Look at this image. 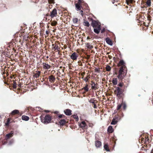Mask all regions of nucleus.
Masks as SVG:
<instances>
[{
    "instance_id": "36",
    "label": "nucleus",
    "mask_w": 153,
    "mask_h": 153,
    "mask_svg": "<svg viewBox=\"0 0 153 153\" xmlns=\"http://www.w3.org/2000/svg\"><path fill=\"white\" fill-rule=\"evenodd\" d=\"M106 32V30L104 28H103L102 29L101 31V33H104L105 34Z\"/></svg>"
},
{
    "instance_id": "35",
    "label": "nucleus",
    "mask_w": 153,
    "mask_h": 153,
    "mask_svg": "<svg viewBox=\"0 0 153 153\" xmlns=\"http://www.w3.org/2000/svg\"><path fill=\"white\" fill-rule=\"evenodd\" d=\"M57 23V22L56 21H53L51 23V25L52 26H56Z\"/></svg>"
},
{
    "instance_id": "11",
    "label": "nucleus",
    "mask_w": 153,
    "mask_h": 153,
    "mask_svg": "<svg viewBox=\"0 0 153 153\" xmlns=\"http://www.w3.org/2000/svg\"><path fill=\"white\" fill-rule=\"evenodd\" d=\"M95 146L97 148H99L101 146L102 143L100 141H97L95 142Z\"/></svg>"
},
{
    "instance_id": "30",
    "label": "nucleus",
    "mask_w": 153,
    "mask_h": 153,
    "mask_svg": "<svg viewBox=\"0 0 153 153\" xmlns=\"http://www.w3.org/2000/svg\"><path fill=\"white\" fill-rule=\"evenodd\" d=\"M104 149L107 151H109V149L108 147V146L107 144H105L104 146Z\"/></svg>"
},
{
    "instance_id": "43",
    "label": "nucleus",
    "mask_w": 153,
    "mask_h": 153,
    "mask_svg": "<svg viewBox=\"0 0 153 153\" xmlns=\"http://www.w3.org/2000/svg\"><path fill=\"white\" fill-rule=\"evenodd\" d=\"M121 106H122V104H120V105H118L117 107V109L118 110H119Z\"/></svg>"
},
{
    "instance_id": "54",
    "label": "nucleus",
    "mask_w": 153,
    "mask_h": 153,
    "mask_svg": "<svg viewBox=\"0 0 153 153\" xmlns=\"http://www.w3.org/2000/svg\"><path fill=\"white\" fill-rule=\"evenodd\" d=\"M87 38L88 39V38H89V37L88 36Z\"/></svg>"
},
{
    "instance_id": "38",
    "label": "nucleus",
    "mask_w": 153,
    "mask_h": 153,
    "mask_svg": "<svg viewBox=\"0 0 153 153\" xmlns=\"http://www.w3.org/2000/svg\"><path fill=\"white\" fill-rule=\"evenodd\" d=\"M123 106V108L124 109H125L126 108V105L125 103H122V106Z\"/></svg>"
},
{
    "instance_id": "3",
    "label": "nucleus",
    "mask_w": 153,
    "mask_h": 153,
    "mask_svg": "<svg viewBox=\"0 0 153 153\" xmlns=\"http://www.w3.org/2000/svg\"><path fill=\"white\" fill-rule=\"evenodd\" d=\"M57 15V9L56 8H54L52 11L50 12V13H48L46 14L45 16L44 17V18H45L46 20L48 21L50 20L49 19L50 17L51 18H53L54 17H56Z\"/></svg>"
},
{
    "instance_id": "47",
    "label": "nucleus",
    "mask_w": 153,
    "mask_h": 153,
    "mask_svg": "<svg viewBox=\"0 0 153 153\" xmlns=\"http://www.w3.org/2000/svg\"><path fill=\"white\" fill-rule=\"evenodd\" d=\"M59 117L60 118H61L62 117V115H60L59 116Z\"/></svg>"
},
{
    "instance_id": "2",
    "label": "nucleus",
    "mask_w": 153,
    "mask_h": 153,
    "mask_svg": "<svg viewBox=\"0 0 153 153\" xmlns=\"http://www.w3.org/2000/svg\"><path fill=\"white\" fill-rule=\"evenodd\" d=\"M14 36V38H17L18 37L21 38H30L32 37L31 33L30 34L26 33L25 32H24L17 33L15 34Z\"/></svg>"
},
{
    "instance_id": "12",
    "label": "nucleus",
    "mask_w": 153,
    "mask_h": 153,
    "mask_svg": "<svg viewBox=\"0 0 153 153\" xmlns=\"http://www.w3.org/2000/svg\"><path fill=\"white\" fill-rule=\"evenodd\" d=\"M116 94H117V95H120L121 93V91L120 88L119 87H117V90L115 91Z\"/></svg>"
},
{
    "instance_id": "55",
    "label": "nucleus",
    "mask_w": 153,
    "mask_h": 153,
    "mask_svg": "<svg viewBox=\"0 0 153 153\" xmlns=\"http://www.w3.org/2000/svg\"><path fill=\"white\" fill-rule=\"evenodd\" d=\"M35 38H37L36 37H35Z\"/></svg>"
},
{
    "instance_id": "24",
    "label": "nucleus",
    "mask_w": 153,
    "mask_h": 153,
    "mask_svg": "<svg viewBox=\"0 0 153 153\" xmlns=\"http://www.w3.org/2000/svg\"><path fill=\"white\" fill-rule=\"evenodd\" d=\"M13 132L12 131H11L10 133L7 134L6 135V137L7 139H8L13 136Z\"/></svg>"
},
{
    "instance_id": "40",
    "label": "nucleus",
    "mask_w": 153,
    "mask_h": 153,
    "mask_svg": "<svg viewBox=\"0 0 153 153\" xmlns=\"http://www.w3.org/2000/svg\"><path fill=\"white\" fill-rule=\"evenodd\" d=\"M89 78V77L88 76L85 78L84 79V80L86 82H87L88 81Z\"/></svg>"
},
{
    "instance_id": "53",
    "label": "nucleus",
    "mask_w": 153,
    "mask_h": 153,
    "mask_svg": "<svg viewBox=\"0 0 153 153\" xmlns=\"http://www.w3.org/2000/svg\"><path fill=\"white\" fill-rule=\"evenodd\" d=\"M152 34H153V31H152Z\"/></svg>"
},
{
    "instance_id": "14",
    "label": "nucleus",
    "mask_w": 153,
    "mask_h": 153,
    "mask_svg": "<svg viewBox=\"0 0 153 153\" xmlns=\"http://www.w3.org/2000/svg\"><path fill=\"white\" fill-rule=\"evenodd\" d=\"M82 4L77 3L75 4V6L77 10H80L81 9V5Z\"/></svg>"
},
{
    "instance_id": "52",
    "label": "nucleus",
    "mask_w": 153,
    "mask_h": 153,
    "mask_svg": "<svg viewBox=\"0 0 153 153\" xmlns=\"http://www.w3.org/2000/svg\"><path fill=\"white\" fill-rule=\"evenodd\" d=\"M106 38L108 39V38H110L109 37H107Z\"/></svg>"
},
{
    "instance_id": "31",
    "label": "nucleus",
    "mask_w": 153,
    "mask_h": 153,
    "mask_svg": "<svg viewBox=\"0 0 153 153\" xmlns=\"http://www.w3.org/2000/svg\"><path fill=\"white\" fill-rule=\"evenodd\" d=\"M73 21L74 23L77 24L78 19L77 18H74L73 19Z\"/></svg>"
},
{
    "instance_id": "42",
    "label": "nucleus",
    "mask_w": 153,
    "mask_h": 153,
    "mask_svg": "<svg viewBox=\"0 0 153 153\" xmlns=\"http://www.w3.org/2000/svg\"><path fill=\"white\" fill-rule=\"evenodd\" d=\"M54 0H48V1L49 3L52 4L55 3V2L54 1Z\"/></svg>"
},
{
    "instance_id": "10",
    "label": "nucleus",
    "mask_w": 153,
    "mask_h": 153,
    "mask_svg": "<svg viewBox=\"0 0 153 153\" xmlns=\"http://www.w3.org/2000/svg\"><path fill=\"white\" fill-rule=\"evenodd\" d=\"M79 126L82 129H85L86 126V123L85 121H82L79 125Z\"/></svg>"
},
{
    "instance_id": "13",
    "label": "nucleus",
    "mask_w": 153,
    "mask_h": 153,
    "mask_svg": "<svg viewBox=\"0 0 153 153\" xmlns=\"http://www.w3.org/2000/svg\"><path fill=\"white\" fill-rule=\"evenodd\" d=\"M105 41L107 43L110 45H113V42L111 39H105Z\"/></svg>"
},
{
    "instance_id": "28",
    "label": "nucleus",
    "mask_w": 153,
    "mask_h": 153,
    "mask_svg": "<svg viewBox=\"0 0 153 153\" xmlns=\"http://www.w3.org/2000/svg\"><path fill=\"white\" fill-rule=\"evenodd\" d=\"M83 23V24L85 26H86L88 27H89L90 26L89 23L87 21L85 20Z\"/></svg>"
},
{
    "instance_id": "17",
    "label": "nucleus",
    "mask_w": 153,
    "mask_h": 153,
    "mask_svg": "<svg viewBox=\"0 0 153 153\" xmlns=\"http://www.w3.org/2000/svg\"><path fill=\"white\" fill-rule=\"evenodd\" d=\"M49 79L50 82H53L55 80V78L53 76H49Z\"/></svg>"
},
{
    "instance_id": "1",
    "label": "nucleus",
    "mask_w": 153,
    "mask_h": 153,
    "mask_svg": "<svg viewBox=\"0 0 153 153\" xmlns=\"http://www.w3.org/2000/svg\"><path fill=\"white\" fill-rule=\"evenodd\" d=\"M92 21L91 26L94 28V31L95 33L98 34L100 32L101 28V24L97 21L94 20L92 18H90Z\"/></svg>"
},
{
    "instance_id": "51",
    "label": "nucleus",
    "mask_w": 153,
    "mask_h": 153,
    "mask_svg": "<svg viewBox=\"0 0 153 153\" xmlns=\"http://www.w3.org/2000/svg\"><path fill=\"white\" fill-rule=\"evenodd\" d=\"M114 1H115V0H114ZM114 1H112V3H113V4H114Z\"/></svg>"
},
{
    "instance_id": "26",
    "label": "nucleus",
    "mask_w": 153,
    "mask_h": 153,
    "mask_svg": "<svg viewBox=\"0 0 153 153\" xmlns=\"http://www.w3.org/2000/svg\"><path fill=\"white\" fill-rule=\"evenodd\" d=\"M146 5L148 7H150L151 5V0H147L146 1Z\"/></svg>"
},
{
    "instance_id": "6",
    "label": "nucleus",
    "mask_w": 153,
    "mask_h": 153,
    "mask_svg": "<svg viewBox=\"0 0 153 153\" xmlns=\"http://www.w3.org/2000/svg\"><path fill=\"white\" fill-rule=\"evenodd\" d=\"M78 56V54L74 52L72 53L70 56L71 58L73 60H76Z\"/></svg>"
},
{
    "instance_id": "8",
    "label": "nucleus",
    "mask_w": 153,
    "mask_h": 153,
    "mask_svg": "<svg viewBox=\"0 0 153 153\" xmlns=\"http://www.w3.org/2000/svg\"><path fill=\"white\" fill-rule=\"evenodd\" d=\"M118 66H121V67H123V68H125V63L123 60H121L119 62Z\"/></svg>"
},
{
    "instance_id": "27",
    "label": "nucleus",
    "mask_w": 153,
    "mask_h": 153,
    "mask_svg": "<svg viewBox=\"0 0 153 153\" xmlns=\"http://www.w3.org/2000/svg\"><path fill=\"white\" fill-rule=\"evenodd\" d=\"M66 121L65 120H61L59 122V123L60 125H63L65 124V123Z\"/></svg>"
},
{
    "instance_id": "48",
    "label": "nucleus",
    "mask_w": 153,
    "mask_h": 153,
    "mask_svg": "<svg viewBox=\"0 0 153 153\" xmlns=\"http://www.w3.org/2000/svg\"><path fill=\"white\" fill-rule=\"evenodd\" d=\"M45 112L47 113H48L49 112V111L48 110H45Z\"/></svg>"
},
{
    "instance_id": "37",
    "label": "nucleus",
    "mask_w": 153,
    "mask_h": 153,
    "mask_svg": "<svg viewBox=\"0 0 153 153\" xmlns=\"http://www.w3.org/2000/svg\"><path fill=\"white\" fill-rule=\"evenodd\" d=\"M10 119L9 118H8L7 121V123H5V125L6 126H8L9 125L10 122Z\"/></svg>"
},
{
    "instance_id": "9",
    "label": "nucleus",
    "mask_w": 153,
    "mask_h": 153,
    "mask_svg": "<svg viewBox=\"0 0 153 153\" xmlns=\"http://www.w3.org/2000/svg\"><path fill=\"white\" fill-rule=\"evenodd\" d=\"M65 114L67 115H70L71 114V111L70 109H67L64 111Z\"/></svg>"
},
{
    "instance_id": "45",
    "label": "nucleus",
    "mask_w": 153,
    "mask_h": 153,
    "mask_svg": "<svg viewBox=\"0 0 153 153\" xmlns=\"http://www.w3.org/2000/svg\"><path fill=\"white\" fill-rule=\"evenodd\" d=\"M46 33L47 35H48L49 34V31L48 30L46 31Z\"/></svg>"
},
{
    "instance_id": "46",
    "label": "nucleus",
    "mask_w": 153,
    "mask_h": 153,
    "mask_svg": "<svg viewBox=\"0 0 153 153\" xmlns=\"http://www.w3.org/2000/svg\"><path fill=\"white\" fill-rule=\"evenodd\" d=\"M80 12L81 13V15L83 16V11L82 10H81L80 11Z\"/></svg>"
},
{
    "instance_id": "32",
    "label": "nucleus",
    "mask_w": 153,
    "mask_h": 153,
    "mask_svg": "<svg viewBox=\"0 0 153 153\" xmlns=\"http://www.w3.org/2000/svg\"><path fill=\"white\" fill-rule=\"evenodd\" d=\"M52 49L54 51H55L56 50H58V45H55L54 47H53Z\"/></svg>"
},
{
    "instance_id": "41",
    "label": "nucleus",
    "mask_w": 153,
    "mask_h": 153,
    "mask_svg": "<svg viewBox=\"0 0 153 153\" xmlns=\"http://www.w3.org/2000/svg\"><path fill=\"white\" fill-rule=\"evenodd\" d=\"M94 101L95 100H92V99H91L89 101V102L91 103H93L94 104Z\"/></svg>"
},
{
    "instance_id": "56",
    "label": "nucleus",
    "mask_w": 153,
    "mask_h": 153,
    "mask_svg": "<svg viewBox=\"0 0 153 153\" xmlns=\"http://www.w3.org/2000/svg\"><path fill=\"white\" fill-rule=\"evenodd\" d=\"M81 39V41H82V39Z\"/></svg>"
},
{
    "instance_id": "19",
    "label": "nucleus",
    "mask_w": 153,
    "mask_h": 153,
    "mask_svg": "<svg viewBox=\"0 0 153 153\" xmlns=\"http://www.w3.org/2000/svg\"><path fill=\"white\" fill-rule=\"evenodd\" d=\"M113 131L114 130L112 127L111 126H109L108 129V131L109 133H111L113 132Z\"/></svg>"
},
{
    "instance_id": "34",
    "label": "nucleus",
    "mask_w": 153,
    "mask_h": 153,
    "mask_svg": "<svg viewBox=\"0 0 153 153\" xmlns=\"http://www.w3.org/2000/svg\"><path fill=\"white\" fill-rule=\"evenodd\" d=\"M83 89H84L85 91H87L88 90V85L86 84V86L83 88Z\"/></svg>"
},
{
    "instance_id": "16",
    "label": "nucleus",
    "mask_w": 153,
    "mask_h": 153,
    "mask_svg": "<svg viewBox=\"0 0 153 153\" xmlns=\"http://www.w3.org/2000/svg\"><path fill=\"white\" fill-rule=\"evenodd\" d=\"M126 1L127 4L128 5H130L131 4H133L135 2V1L133 0H126Z\"/></svg>"
},
{
    "instance_id": "21",
    "label": "nucleus",
    "mask_w": 153,
    "mask_h": 153,
    "mask_svg": "<svg viewBox=\"0 0 153 153\" xmlns=\"http://www.w3.org/2000/svg\"><path fill=\"white\" fill-rule=\"evenodd\" d=\"M112 82L113 84L114 85H116L117 83V79L116 78H114L113 79Z\"/></svg>"
},
{
    "instance_id": "20",
    "label": "nucleus",
    "mask_w": 153,
    "mask_h": 153,
    "mask_svg": "<svg viewBox=\"0 0 153 153\" xmlns=\"http://www.w3.org/2000/svg\"><path fill=\"white\" fill-rule=\"evenodd\" d=\"M86 47L89 49H91L93 48V46L91 45L89 43H85Z\"/></svg>"
},
{
    "instance_id": "25",
    "label": "nucleus",
    "mask_w": 153,
    "mask_h": 153,
    "mask_svg": "<svg viewBox=\"0 0 153 153\" xmlns=\"http://www.w3.org/2000/svg\"><path fill=\"white\" fill-rule=\"evenodd\" d=\"M78 3H79V4H82L83 3V4L85 5V7H86L87 6V4L85 3H84L83 2V0H78Z\"/></svg>"
},
{
    "instance_id": "50",
    "label": "nucleus",
    "mask_w": 153,
    "mask_h": 153,
    "mask_svg": "<svg viewBox=\"0 0 153 153\" xmlns=\"http://www.w3.org/2000/svg\"><path fill=\"white\" fill-rule=\"evenodd\" d=\"M52 48H53V47H54V46H54V44H52Z\"/></svg>"
},
{
    "instance_id": "33",
    "label": "nucleus",
    "mask_w": 153,
    "mask_h": 153,
    "mask_svg": "<svg viewBox=\"0 0 153 153\" xmlns=\"http://www.w3.org/2000/svg\"><path fill=\"white\" fill-rule=\"evenodd\" d=\"M106 69L107 71H109L111 70V67L109 65H107L106 67Z\"/></svg>"
},
{
    "instance_id": "44",
    "label": "nucleus",
    "mask_w": 153,
    "mask_h": 153,
    "mask_svg": "<svg viewBox=\"0 0 153 153\" xmlns=\"http://www.w3.org/2000/svg\"><path fill=\"white\" fill-rule=\"evenodd\" d=\"M118 85L120 87H122L123 86V84L122 83H120Z\"/></svg>"
},
{
    "instance_id": "5",
    "label": "nucleus",
    "mask_w": 153,
    "mask_h": 153,
    "mask_svg": "<svg viewBox=\"0 0 153 153\" xmlns=\"http://www.w3.org/2000/svg\"><path fill=\"white\" fill-rule=\"evenodd\" d=\"M42 123L45 124H47L50 122L51 118L50 116L47 115L45 116L43 119H41Z\"/></svg>"
},
{
    "instance_id": "29",
    "label": "nucleus",
    "mask_w": 153,
    "mask_h": 153,
    "mask_svg": "<svg viewBox=\"0 0 153 153\" xmlns=\"http://www.w3.org/2000/svg\"><path fill=\"white\" fill-rule=\"evenodd\" d=\"M117 123V121L115 119L113 118L111 123V125H115Z\"/></svg>"
},
{
    "instance_id": "7",
    "label": "nucleus",
    "mask_w": 153,
    "mask_h": 153,
    "mask_svg": "<svg viewBox=\"0 0 153 153\" xmlns=\"http://www.w3.org/2000/svg\"><path fill=\"white\" fill-rule=\"evenodd\" d=\"M91 88L93 90H95L97 89L98 88V85L97 83L96 84L94 82L92 81L91 82Z\"/></svg>"
},
{
    "instance_id": "18",
    "label": "nucleus",
    "mask_w": 153,
    "mask_h": 153,
    "mask_svg": "<svg viewBox=\"0 0 153 153\" xmlns=\"http://www.w3.org/2000/svg\"><path fill=\"white\" fill-rule=\"evenodd\" d=\"M43 67L44 68L46 69H48L50 68V65H48V64H47L46 63L44 64H43Z\"/></svg>"
},
{
    "instance_id": "39",
    "label": "nucleus",
    "mask_w": 153,
    "mask_h": 153,
    "mask_svg": "<svg viewBox=\"0 0 153 153\" xmlns=\"http://www.w3.org/2000/svg\"><path fill=\"white\" fill-rule=\"evenodd\" d=\"M73 117L74 118L76 119V120L78 121L79 120V118L78 116L76 115H74L73 116Z\"/></svg>"
},
{
    "instance_id": "4",
    "label": "nucleus",
    "mask_w": 153,
    "mask_h": 153,
    "mask_svg": "<svg viewBox=\"0 0 153 153\" xmlns=\"http://www.w3.org/2000/svg\"><path fill=\"white\" fill-rule=\"evenodd\" d=\"M124 70L123 67H121L120 68L117 76V77L119 79H123L126 75V73L124 71Z\"/></svg>"
},
{
    "instance_id": "49",
    "label": "nucleus",
    "mask_w": 153,
    "mask_h": 153,
    "mask_svg": "<svg viewBox=\"0 0 153 153\" xmlns=\"http://www.w3.org/2000/svg\"><path fill=\"white\" fill-rule=\"evenodd\" d=\"M94 108H96V105L95 104H94Z\"/></svg>"
},
{
    "instance_id": "15",
    "label": "nucleus",
    "mask_w": 153,
    "mask_h": 153,
    "mask_svg": "<svg viewBox=\"0 0 153 153\" xmlns=\"http://www.w3.org/2000/svg\"><path fill=\"white\" fill-rule=\"evenodd\" d=\"M22 120L25 121H27L29 119V117L25 115H23L22 117Z\"/></svg>"
},
{
    "instance_id": "23",
    "label": "nucleus",
    "mask_w": 153,
    "mask_h": 153,
    "mask_svg": "<svg viewBox=\"0 0 153 153\" xmlns=\"http://www.w3.org/2000/svg\"><path fill=\"white\" fill-rule=\"evenodd\" d=\"M19 111L17 110H15L13 111L11 113V114L13 115H14L16 114L19 113Z\"/></svg>"
},
{
    "instance_id": "22",
    "label": "nucleus",
    "mask_w": 153,
    "mask_h": 153,
    "mask_svg": "<svg viewBox=\"0 0 153 153\" xmlns=\"http://www.w3.org/2000/svg\"><path fill=\"white\" fill-rule=\"evenodd\" d=\"M36 73H35L34 76L35 77L37 78L39 77L40 75V72L39 71H36Z\"/></svg>"
}]
</instances>
